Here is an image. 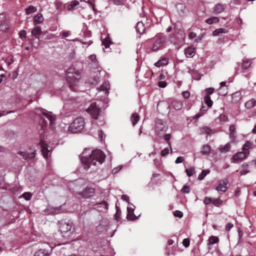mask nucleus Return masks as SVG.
I'll return each mask as SVG.
<instances>
[{
    "label": "nucleus",
    "mask_w": 256,
    "mask_h": 256,
    "mask_svg": "<svg viewBox=\"0 0 256 256\" xmlns=\"http://www.w3.org/2000/svg\"><path fill=\"white\" fill-rule=\"evenodd\" d=\"M176 8L178 14L180 16H184L187 12V9L186 6L182 4H179L176 6Z\"/></svg>",
    "instance_id": "nucleus-16"
},
{
    "label": "nucleus",
    "mask_w": 256,
    "mask_h": 256,
    "mask_svg": "<svg viewBox=\"0 0 256 256\" xmlns=\"http://www.w3.org/2000/svg\"><path fill=\"white\" fill-rule=\"evenodd\" d=\"M225 6L224 4L218 3L215 5L213 8V12L216 14H218L224 11Z\"/></svg>",
    "instance_id": "nucleus-13"
},
{
    "label": "nucleus",
    "mask_w": 256,
    "mask_h": 256,
    "mask_svg": "<svg viewBox=\"0 0 256 256\" xmlns=\"http://www.w3.org/2000/svg\"><path fill=\"white\" fill-rule=\"evenodd\" d=\"M228 183V182L226 178L220 180L218 182V185L216 187V190L218 192H225L227 190V185Z\"/></svg>",
    "instance_id": "nucleus-10"
},
{
    "label": "nucleus",
    "mask_w": 256,
    "mask_h": 256,
    "mask_svg": "<svg viewBox=\"0 0 256 256\" xmlns=\"http://www.w3.org/2000/svg\"><path fill=\"white\" fill-rule=\"evenodd\" d=\"M169 152V150L168 148H165L161 152V155L162 156H166Z\"/></svg>",
    "instance_id": "nucleus-52"
},
{
    "label": "nucleus",
    "mask_w": 256,
    "mask_h": 256,
    "mask_svg": "<svg viewBox=\"0 0 256 256\" xmlns=\"http://www.w3.org/2000/svg\"><path fill=\"white\" fill-rule=\"evenodd\" d=\"M196 34L194 32H190L188 34V38L190 39H192L196 36Z\"/></svg>",
    "instance_id": "nucleus-60"
},
{
    "label": "nucleus",
    "mask_w": 256,
    "mask_h": 256,
    "mask_svg": "<svg viewBox=\"0 0 256 256\" xmlns=\"http://www.w3.org/2000/svg\"><path fill=\"white\" fill-rule=\"evenodd\" d=\"M122 199L127 202L129 200V198L126 195L124 194L122 196Z\"/></svg>",
    "instance_id": "nucleus-63"
},
{
    "label": "nucleus",
    "mask_w": 256,
    "mask_h": 256,
    "mask_svg": "<svg viewBox=\"0 0 256 256\" xmlns=\"http://www.w3.org/2000/svg\"><path fill=\"white\" fill-rule=\"evenodd\" d=\"M194 48L189 46L185 50V54L186 56H191L194 53Z\"/></svg>",
    "instance_id": "nucleus-34"
},
{
    "label": "nucleus",
    "mask_w": 256,
    "mask_h": 256,
    "mask_svg": "<svg viewBox=\"0 0 256 256\" xmlns=\"http://www.w3.org/2000/svg\"><path fill=\"white\" fill-rule=\"evenodd\" d=\"M174 215L176 217L182 218L183 216V213L180 210H176L174 212Z\"/></svg>",
    "instance_id": "nucleus-45"
},
{
    "label": "nucleus",
    "mask_w": 256,
    "mask_h": 256,
    "mask_svg": "<svg viewBox=\"0 0 256 256\" xmlns=\"http://www.w3.org/2000/svg\"><path fill=\"white\" fill-rule=\"evenodd\" d=\"M54 5L56 6V8L57 10H62L64 8V5L63 4V3L61 1H60L59 0H56L54 2Z\"/></svg>",
    "instance_id": "nucleus-28"
},
{
    "label": "nucleus",
    "mask_w": 256,
    "mask_h": 256,
    "mask_svg": "<svg viewBox=\"0 0 256 256\" xmlns=\"http://www.w3.org/2000/svg\"><path fill=\"white\" fill-rule=\"evenodd\" d=\"M172 106L176 110H179L182 108V104L181 102L174 100L172 102Z\"/></svg>",
    "instance_id": "nucleus-22"
},
{
    "label": "nucleus",
    "mask_w": 256,
    "mask_h": 256,
    "mask_svg": "<svg viewBox=\"0 0 256 256\" xmlns=\"http://www.w3.org/2000/svg\"><path fill=\"white\" fill-rule=\"evenodd\" d=\"M22 196L26 200H30L32 196V194L30 192H26L22 194Z\"/></svg>",
    "instance_id": "nucleus-44"
},
{
    "label": "nucleus",
    "mask_w": 256,
    "mask_h": 256,
    "mask_svg": "<svg viewBox=\"0 0 256 256\" xmlns=\"http://www.w3.org/2000/svg\"><path fill=\"white\" fill-rule=\"evenodd\" d=\"M164 128V126L162 124L161 120H158L156 121L155 126L156 132L158 134L161 131H162Z\"/></svg>",
    "instance_id": "nucleus-19"
},
{
    "label": "nucleus",
    "mask_w": 256,
    "mask_h": 256,
    "mask_svg": "<svg viewBox=\"0 0 256 256\" xmlns=\"http://www.w3.org/2000/svg\"><path fill=\"white\" fill-rule=\"evenodd\" d=\"M252 147V142L250 141H246L242 147V150L246 152Z\"/></svg>",
    "instance_id": "nucleus-37"
},
{
    "label": "nucleus",
    "mask_w": 256,
    "mask_h": 256,
    "mask_svg": "<svg viewBox=\"0 0 256 256\" xmlns=\"http://www.w3.org/2000/svg\"><path fill=\"white\" fill-rule=\"evenodd\" d=\"M106 156L100 150H96L92 152L89 156H82L81 162L85 168H88L90 165L101 164L104 160Z\"/></svg>",
    "instance_id": "nucleus-1"
},
{
    "label": "nucleus",
    "mask_w": 256,
    "mask_h": 256,
    "mask_svg": "<svg viewBox=\"0 0 256 256\" xmlns=\"http://www.w3.org/2000/svg\"><path fill=\"white\" fill-rule=\"evenodd\" d=\"M36 11V8L32 6H30L26 9V14H30Z\"/></svg>",
    "instance_id": "nucleus-36"
},
{
    "label": "nucleus",
    "mask_w": 256,
    "mask_h": 256,
    "mask_svg": "<svg viewBox=\"0 0 256 256\" xmlns=\"http://www.w3.org/2000/svg\"><path fill=\"white\" fill-rule=\"evenodd\" d=\"M224 42V37H220L217 40V43L218 44H221Z\"/></svg>",
    "instance_id": "nucleus-61"
},
{
    "label": "nucleus",
    "mask_w": 256,
    "mask_h": 256,
    "mask_svg": "<svg viewBox=\"0 0 256 256\" xmlns=\"http://www.w3.org/2000/svg\"><path fill=\"white\" fill-rule=\"evenodd\" d=\"M190 241L188 238H184L182 241V244L183 245L187 248L190 246Z\"/></svg>",
    "instance_id": "nucleus-51"
},
{
    "label": "nucleus",
    "mask_w": 256,
    "mask_h": 256,
    "mask_svg": "<svg viewBox=\"0 0 256 256\" xmlns=\"http://www.w3.org/2000/svg\"><path fill=\"white\" fill-rule=\"evenodd\" d=\"M74 228L72 222H64L60 226V230L64 237H69L72 234Z\"/></svg>",
    "instance_id": "nucleus-6"
},
{
    "label": "nucleus",
    "mask_w": 256,
    "mask_h": 256,
    "mask_svg": "<svg viewBox=\"0 0 256 256\" xmlns=\"http://www.w3.org/2000/svg\"><path fill=\"white\" fill-rule=\"evenodd\" d=\"M230 148V145L229 144H226L224 146L221 147L220 150L221 152H228Z\"/></svg>",
    "instance_id": "nucleus-42"
},
{
    "label": "nucleus",
    "mask_w": 256,
    "mask_h": 256,
    "mask_svg": "<svg viewBox=\"0 0 256 256\" xmlns=\"http://www.w3.org/2000/svg\"><path fill=\"white\" fill-rule=\"evenodd\" d=\"M222 203V200L220 198H213L212 204L217 207H218Z\"/></svg>",
    "instance_id": "nucleus-41"
},
{
    "label": "nucleus",
    "mask_w": 256,
    "mask_h": 256,
    "mask_svg": "<svg viewBox=\"0 0 256 256\" xmlns=\"http://www.w3.org/2000/svg\"><path fill=\"white\" fill-rule=\"evenodd\" d=\"M79 4V2L77 0H75L72 1L70 2V4H68L67 6V9L69 11H72L74 10L76 6Z\"/></svg>",
    "instance_id": "nucleus-23"
},
{
    "label": "nucleus",
    "mask_w": 256,
    "mask_h": 256,
    "mask_svg": "<svg viewBox=\"0 0 256 256\" xmlns=\"http://www.w3.org/2000/svg\"><path fill=\"white\" fill-rule=\"evenodd\" d=\"M122 166H118V167L114 168L112 171V173L113 174L117 173L118 172H119L122 169Z\"/></svg>",
    "instance_id": "nucleus-57"
},
{
    "label": "nucleus",
    "mask_w": 256,
    "mask_h": 256,
    "mask_svg": "<svg viewBox=\"0 0 256 256\" xmlns=\"http://www.w3.org/2000/svg\"><path fill=\"white\" fill-rule=\"evenodd\" d=\"M166 41V38L162 34L159 33L156 35L154 38V44L150 50L156 52L160 50L163 46Z\"/></svg>",
    "instance_id": "nucleus-5"
},
{
    "label": "nucleus",
    "mask_w": 256,
    "mask_h": 256,
    "mask_svg": "<svg viewBox=\"0 0 256 256\" xmlns=\"http://www.w3.org/2000/svg\"><path fill=\"white\" fill-rule=\"evenodd\" d=\"M44 18L42 14H38L34 18V25H37L38 24H41L44 22Z\"/></svg>",
    "instance_id": "nucleus-18"
},
{
    "label": "nucleus",
    "mask_w": 256,
    "mask_h": 256,
    "mask_svg": "<svg viewBox=\"0 0 256 256\" xmlns=\"http://www.w3.org/2000/svg\"><path fill=\"white\" fill-rule=\"evenodd\" d=\"M213 198H211L206 197L204 199V204L208 205L210 203H212Z\"/></svg>",
    "instance_id": "nucleus-47"
},
{
    "label": "nucleus",
    "mask_w": 256,
    "mask_h": 256,
    "mask_svg": "<svg viewBox=\"0 0 256 256\" xmlns=\"http://www.w3.org/2000/svg\"><path fill=\"white\" fill-rule=\"evenodd\" d=\"M249 172L250 171L248 170H244L240 172V175H242V176L245 175V174H247L248 172Z\"/></svg>",
    "instance_id": "nucleus-62"
},
{
    "label": "nucleus",
    "mask_w": 256,
    "mask_h": 256,
    "mask_svg": "<svg viewBox=\"0 0 256 256\" xmlns=\"http://www.w3.org/2000/svg\"><path fill=\"white\" fill-rule=\"evenodd\" d=\"M182 94L184 98H188L190 96V94L188 91L182 92Z\"/></svg>",
    "instance_id": "nucleus-56"
},
{
    "label": "nucleus",
    "mask_w": 256,
    "mask_h": 256,
    "mask_svg": "<svg viewBox=\"0 0 256 256\" xmlns=\"http://www.w3.org/2000/svg\"><path fill=\"white\" fill-rule=\"evenodd\" d=\"M168 62V58H163L160 60H158L157 62L154 64V66L156 67H160L162 66L166 65Z\"/></svg>",
    "instance_id": "nucleus-20"
},
{
    "label": "nucleus",
    "mask_w": 256,
    "mask_h": 256,
    "mask_svg": "<svg viewBox=\"0 0 256 256\" xmlns=\"http://www.w3.org/2000/svg\"><path fill=\"white\" fill-rule=\"evenodd\" d=\"M18 154L22 156L23 158L26 160H30L35 156L34 152L20 151L18 152Z\"/></svg>",
    "instance_id": "nucleus-12"
},
{
    "label": "nucleus",
    "mask_w": 256,
    "mask_h": 256,
    "mask_svg": "<svg viewBox=\"0 0 256 256\" xmlns=\"http://www.w3.org/2000/svg\"><path fill=\"white\" fill-rule=\"evenodd\" d=\"M229 130L230 137L232 142H235L236 138L235 126L233 124L230 125Z\"/></svg>",
    "instance_id": "nucleus-15"
},
{
    "label": "nucleus",
    "mask_w": 256,
    "mask_h": 256,
    "mask_svg": "<svg viewBox=\"0 0 256 256\" xmlns=\"http://www.w3.org/2000/svg\"><path fill=\"white\" fill-rule=\"evenodd\" d=\"M204 102L208 108H210L213 104L210 98L208 95H206L204 98Z\"/></svg>",
    "instance_id": "nucleus-33"
},
{
    "label": "nucleus",
    "mask_w": 256,
    "mask_h": 256,
    "mask_svg": "<svg viewBox=\"0 0 256 256\" xmlns=\"http://www.w3.org/2000/svg\"><path fill=\"white\" fill-rule=\"evenodd\" d=\"M211 148L208 144H205L202 148L201 152L203 154H209L210 152Z\"/></svg>",
    "instance_id": "nucleus-25"
},
{
    "label": "nucleus",
    "mask_w": 256,
    "mask_h": 256,
    "mask_svg": "<svg viewBox=\"0 0 256 256\" xmlns=\"http://www.w3.org/2000/svg\"><path fill=\"white\" fill-rule=\"evenodd\" d=\"M181 191L183 193L188 194L190 192V188L186 185H184L182 188Z\"/></svg>",
    "instance_id": "nucleus-48"
},
{
    "label": "nucleus",
    "mask_w": 256,
    "mask_h": 256,
    "mask_svg": "<svg viewBox=\"0 0 256 256\" xmlns=\"http://www.w3.org/2000/svg\"><path fill=\"white\" fill-rule=\"evenodd\" d=\"M110 42L108 40H105L102 42V44L106 48H108L109 47Z\"/></svg>",
    "instance_id": "nucleus-58"
},
{
    "label": "nucleus",
    "mask_w": 256,
    "mask_h": 256,
    "mask_svg": "<svg viewBox=\"0 0 256 256\" xmlns=\"http://www.w3.org/2000/svg\"><path fill=\"white\" fill-rule=\"evenodd\" d=\"M80 72L73 66H70L66 71V80L70 84V87L76 85L80 78Z\"/></svg>",
    "instance_id": "nucleus-3"
},
{
    "label": "nucleus",
    "mask_w": 256,
    "mask_h": 256,
    "mask_svg": "<svg viewBox=\"0 0 256 256\" xmlns=\"http://www.w3.org/2000/svg\"><path fill=\"white\" fill-rule=\"evenodd\" d=\"M249 154L250 152L248 151L238 152L233 156L232 159L234 162L243 160L248 157Z\"/></svg>",
    "instance_id": "nucleus-11"
},
{
    "label": "nucleus",
    "mask_w": 256,
    "mask_h": 256,
    "mask_svg": "<svg viewBox=\"0 0 256 256\" xmlns=\"http://www.w3.org/2000/svg\"><path fill=\"white\" fill-rule=\"evenodd\" d=\"M201 131L202 134H210L212 130L207 126H204L201 128Z\"/></svg>",
    "instance_id": "nucleus-38"
},
{
    "label": "nucleus",
    "mask_w": 256,
    "mask_h": 256,
    "mask_svg": "<svg viewBox=\"0 0 256 256\" xmlns=\"http://www.w3.org/2000/svg\"><path fill=\"white\" fill-rule=\"evenodd\" d=\"M214 88H209L206 89L205 92H206V95H208L210 96V94L214 93Z\"/></svg>",
    "instance_id": "nucleus-46"
},
{
    "label": "nucleus",
    "mask_w": 256,
    "mask_h": 256,
    "mask_svg": "<svg viewBox=\"0 0 256 256\" xmlns=\"http://www.w3.org/2000/svg\"><path fill=\"white\" fill-rule=\"evenodd\" d=\"M136 28V32L142 34L144 32L146 28L142 22H139L137 23Z\"/></svg>",
    "instance_id": "nucleus-17"
},
{
    "label": "nucleus",
    "mask_w": 256,
    "mask_h": 256,
    "mask_svg": "<svg viewBox=\"0 0 256 256\" xmlns=\"http://www.w3.org/2000/svg\"><path fill=\"white\" fill-rule=\"evenodd\" d=\"M184 161V158L182 156H178L176 158L175 162L176 164H180L182 162Z\"/></svg>",
    "instance_id": "nucleus-54"
},
{
    "label": "nucleus",
    "mask_w": 256,
    "mask_h": 256,
    "mask_svg": "<svg viewBox=\"0 0 256 256\" xmlns=\"http://www.w3.org/2000/svg\"><path fill=\"white\" fill-rule=\"evenodd\" d=\"M242 98L241 94L239 92H236L232 95V100L233 102L236 103Z\"/></svg>",
    "instance_id": "nucleus-21"
},
{
    "label": "nucleus",
    "mask_w": 256,
    "mask_h": 256,
    "mask_svg": "<svg viewBox=\"0 0 256 256\" xmlns=\"http://www.w3.org/2000/svg\"><path fill=\"white\" fill-rule=\"evenodd\" d=\"M256 104V101L254 99H251L250 100L247 101L245 103V106L247 108H253Z\"/></svg>",
    "instance_id": "nucleus-30"
},
{
    "label": "nucleus",
    "mask_w": 256,
    "mask_h": 256,
    "mask_svg": "<svg viewBox=\"0 0 256 256\" xmlns=\"http://www.w3.org/2000/svg\"><path fill=\"white\" fill-rule=\"evenodd\" d=\"M95 194V189L92 188L86 187L81 192L78 193L82 198H88L92 196Z\"/></svg>",
    "instance_id": "nucleus-8"
},
{
    "label": "nucleus",
    "mask_w": 256,
    "mask_h": 256,
    "mask_svg": "<svg viewBox=\"0 0 256 256\" xmlns=\"http://www.w3.org/2000/svg\"><path fill=\"white\" fill-rule=\"evenodd\" d=\"M210 172L208 170H203L198 176L199 180H202Z\"/></svg>",
    "instance_id": "nucleus-40"
},
{
    "label": "nucleus",
    "mask_w": 256,
    "mask_h": 256,
    "mask_svg": "<svg viewBox=\"0 0 256 256\" xmlns=\"http://www.w3.org/2000/svg\"><path fill=\"white\" fill-rule=\"evenodd\" d=\"M170 134H166L164 136V139L168 141L170 138Z\"/></svg>",
    "instance_id": "nucleus-64"
},
{
    "label": "nucleus",
    "mask_w": 256,
    "mask_h": 256,
    "mask_svg": "<svg viewBox=\"0 0 256 256\" xmlns=\"http://www.w3.org/2000/svg\"><path fill=\"white\" fill-rule=\"evenodd\" d=\"M94 119H97L100 112V108H98L96 102L90 104V106L86 110Z\"/></svg>",
    "instance_id": "nucleus-7"
},
{
    "label": "nucleus",
    "mask_w": 256,
    "mask_h": 256,
    "mask_svg": "<svg viewBox=\"0 0 256 256\" xmlns=\"http://www.w3.org/2000/svg\"><path fill=\"white\" fill-rule=\"evenodd\" d=\"M250 61L248 59H246L243 60V62L242 64V68L243 70H246L250 66Z\"/></svg>",
    "instance_id": "nucleus-32"
},
{
    "label": "nucleus",
    "mask_w": 256,
    "mask_h": 256,
    "mask_svg": "<svg viewBox=\"0 0 256 256\" xmlns=\"http://www.w3.org/2000/svg\"><path fill=\"white\" fill-rule=\"evenodd\" d=\"M110 90V86L107 82L103 83L100 88H98L99 92H103L104 94V97L108 96V90Z\"/></svg>",
    "instance_id": "nucleus-14"
},
{
    "label": "nucleus",
    "mask_w": 256,
    "mask_h": 256,
    "mask_svg": "<svg viewBox=\"0 0 256 256\" xmlns=\"http://www.w3.org/2000/svg\"><path fill=\"white\" fill-rule=\"evenodd\" d=\"M228 32V30L224 28H220L218 29L215 30L213 32L212 35L214 36H217L220 34H226Z\"/></svg>",
    "instance_id": "nucleus-26"
},
{
    "label": "nucleus",
    "mask_w": 256,
    "mask_h": 256,
    "mask_svg": "<svg viewBox=\"0 0 256 256\" xmlns=\"http://www.w3.org/2000/svg\"><path fill=\"white\" fill-rule=\"evenodd\" d=\"M84 126V120L82 118H77L70 124L68 130L72 133H78L80 132Z\"/></svg>",
    "instance_id": "nucleus-4"
},
{
    "label": "nucleus",
    "mask_w": 256,
    "mask_h": 256,
    "mask_svg": "<svg viewBox=\"0 0 256 256\" xmlns=\"http://www.w3.org/2000/svg\"><path fill=\"white\" fill-rule=\"evenodd\" d=\"M20 38L26 37V32L24 30H22L20 32Z\"/></svg>",
    "instance_id": "nucleus-59"
},
{
    "label": "nucleus",
    "mask_w": 256,
    "mask_h": 256,
    "mask_svg": "<svg viewBox=\"0 0 256 256\" xmlns=\"http://www.w3.org/2000/svg\"><path fill=\"white\" fill-rule=\"evenodd\" d=\"M130 120L133 126H134L140 120L138 114L136 112L133 113L131 116Z\"/></svg>",
    "instance_id": "nucleus-24"
},
{
    "label": "nucleus",
    "mask_w": 256,
    "mask_h": 256,
    "mask_svg": "<svg viewBox=\"0 0 256 256\" xmlns=\"http://www.w3.org/2000/svg\"><path fill=\"white\" fill-rule=\"evenodd\" d=\"M98 204L104 206L105 210H108V203H107V202L106 201L103 200L102 202H100V203H98Z\"/></svg>",
    "instance_id": "nucleus-55"
},
{
    "label": "nucleus",
    "mask_w": 256,
    "mask_h": 256,
    "mask_svg": "<svg viewBox=\"0 0 256 256\" xmlns=\"http://www.w3.org/2000/svg\"><path fill=\"white\" fill-rule=\"evenodd\" d=\"M130 208H128V214H127L126 218L128 220H134L136 218V216L134 214V213L130 212Z\"/></svg>",
    "instance_id": "nucleus-39"
},
{
    "label": "nucleus",
    "mask_w": 256,
    "mask_h": 256,
    "mask_svg": "<svg viewBox=\"0 0 256 256\" xmlns=\"http://www.w3.org/2000/svg\"><path fill=\"white\" fill-rule=\"evenodd\" d=\"M36 112L40 116V123L44 130V127L47 126L48 121L49 122L50 126H52L54 124L56 118L52 112L44 109H36Z\"/></svg>",
    "instance_id": "nucleus-2"
},
{
    "label": "nucleus",
    "mask_w": 256,
    "mask_h": 256,
    "mask_svg": "<svg viewBox=\"0 0 256 256\" xmlns=\"http://www.w3.org/2000/svg\"><path fill=\"white\" fill-rule=\"evenodd\" d=\"M34 256H48V254L44 250L40 249L35 252Z\"/></svg>",
    "instance_id": "nucleus-35"
},
{
    "label": "nucleus",
    "mask_w": 256,
    "mask_h": 256,
    "mask_svg": "<svg viewBox=\"0 0 256 256\" xmlns=\"http://www.w3.org/2000/svg\"><path fill=\"white\" fill-rule=\"evenodd\" d=\"M32 35L37 36L41 34L42 30L40 26H36L32 32Z\"/></svg>",
    "instance_id": "nucleus-31"
},
{
    "label": "nucleus",
    "mask_w": 256,
    "mask_h": 256,
    "mask_svg": "<svg viewBox=\"0 0 256 256\" xmlns=\"http://www.w3.org/2000/svg\"><path fill=\"white\" fill-rule=\"evenodd\" d=\"M208 241V245L212 244L218 243L219 242V238L218 236H212L209 238Z\"/></svg>",
    "instance_id": "nucleus-29"
},
{
    "label": "nucleus",
    "mask_w": 256,
    "mask_h": 256,
    "mask_svg": "<svg viewBox=\"0 0 256 256\" xmlns=\"http://www.w3.org/2000/svg\"><path fill=\"white\" fill-rule=\"evenodd\" d=\"M234 227V224L230 222H228L225 227L226 230L227 232L230 231Z\"/></svg>",
    "instance_id": "nucleus-49"
},
{
    "label": "nucleus",
    "mask_w": 256,
    "mask_h": 256,
    "mask_svg": "<svg viewBox=\"0 0 256 256\" xmlns=\"http://www.w3.org/2000/svg\"><path fill=\"white\" fill-rule=\"evenodd\" d=\"M39 145L41 148L42 153L45 158H48V153L50 151L48 148V144L42 138L40 139Z\"/></svg>",
    "instance_id": "nucleus-9"
},
{
    "label": "nucleus",
    "mask_w": 256,
    "mask_h": 256,
    "mask_svg": "<svg viewBox=\"0 0 256 256\" xmlns=\"http://www.w3.org/2000/svg\"><path fill=\"white\" fill-rule=\"evenodd\" d=\"M158 86L162 88H164L166 86V82L165 81L159 82Z\"/></svg>",
    "instance_id": "nucleus-53"
},
{
    "label": "nucleus",
    "mask_w": 256,
    "mask_h": 256,
    "mask_svg": "<svg viewBox=\"0 0 256 256\" xmlns=\"http://www.w3.org/2000/svg\"><path fill=\"white\" fill-rule=\"evenodd\" d=\"M194 168L191 167L186 169V172L188 176H190L194 173Z\"/></svg>",
    "instance_id": "nucleus-43"
},
{
    "label": "nucleus",
    "mask_w": 256,
    "mask_h": 256,
    "mask_svg": "<svg viewBox=\"0 0 256 256\" xmlns=\"http://www.w3.org/2000/svg\"><path fill=\"white\" fill-rule=\"evenodd\" d=\"M98 137L101 141L102 140L103 138H105V134L102 130H99L98 131Z\"/></svg>",
    "instance_id": "nucleus-50"
},
{
    "label": "nucleus",
    "mask_w": 256,
    "mask_h": 256,
    "mask_svg": "<svg viewBox=\"0 0 256 256\" xmlns=\"http://www.w3.org/2000/svg\"><path fill=\"white\" fill-rule=\"evenodd\" d=\"M219 22V18L216 16L210 17L206 20V22L208 24L217 23Z\"/></svg>",
    "instance_id": "nucleus-27"
}]
</instances>
